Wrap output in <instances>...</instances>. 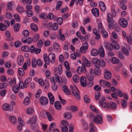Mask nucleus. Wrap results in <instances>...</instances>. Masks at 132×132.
Masks as SVG:
<instances>
[{
  "instance_id": "13d9d810",
  "label": "nucleus",
  "mask_w": 132,
  "mask_h": 132,
  "mask_svg": "<svg viewBox=\"0 0 132 132\" xmlns=\"http://www.w3.org/2000/svg\"><path fill=\"white\" fill-rule=\"evenodd\" d=\"M39 38V35L38 34H36L33 37V41L34 42L37 41Z\"/></svg>"
},
{
  "instance_id": "f704fd0d",
  "label": "nucleus",
  "mask_w": 132,
  "mask_h": 132,
  "mask_svg": "<svg viewBox=\"0 0 132 132\" xmlns=\"http://www.w3.org/2000/svg\"><path fill=\"white\" fill-rule=\"evenodd\" d=\"M79 76L77 74L74 75L73 77V81L75 82H78L79 81Z\"/></svg>"
},
{
  "instance_id": "412c9836",
  "label": "nucleus",
  "mask_w": 132,
  "mask_h": 132,
  "mask_svg": "<svg viewBox=\"0 0 132 132\" xmlns=\"http://www.w3.org/2000/svg\"><path fill=\"white\" fill-rule=\"evenodd\" d=\"M9 119L11 122L13 124H15L17 123L16 119L14 116H10L9 118Z\"/></svg>"
},
{
  "instance_id": "6ab92c4d",
  "label": "nucleus",
  "mask_w": 132,
  "mask_h": 132,
  "mask_svg": "<svg viewBox=\"0 0 132 132\" xmlns=\"http://www.w3.org/2000/svg\"><path fill=\"white\" fill-rule=\"evenodd\" d=\"M98 30L96 28H94L93 30V33L96 35L95 39H98L100 37V36Z\"/></svg>"
},
{
  "instance_id": "052dcab7",
  "label": "nucleus",
  "mask_w": 132,
  "mask_h": 132,
  "mask_svg": "<svg viewBox=\"0 0 132 132\" xmlns=\"http://www.w3.org/2000/svg\"><path fill=\"white\" fill-rule=\"evenodd\" d=\"M103 34L104 38H106L108 36V32L105 30H103L101 31Z\"/></svg>"
},
{
  "instance_id": "20e7f679",
  "label": "nucleus",
  "mask_w": 132,
  "mask_h": 132,
  "mask_svg": "<svg viewBox=\"0 0 132 132\" xmlns=\"http://www.w3.org/2000/svg\"><path fill=\"white\" fill-rule=\"evenodd\" d=\"M99 105L103 108H107L108 103H106L105 98L104 96L101 98L99 99Z\"/></svg>"
},
{
  "instance_id": "0eeeda50",
  "label": "nucleus",
  "mask_w": 132,
  "mask_h": 132,
  "mask_svg": "<svg viewBox=\"0 0 132 132\" xmlns=\"http://www.w3.org/2000/svg\"><path fill=\"white\" fill-rule=\"evenodd\" d=\"M119 22L120 26L122 28H125L128 25L127 21L123 18H120L119 19Z\"/></svg>"
},
{
  "instance_id": "72a5a7b5",
  "label": "nucleus",
  "mask_w": 132,
  "mask_h": 132,
  "mask_svg": "<svg viewBox=\"0 0 132 132\" xmlns=\"http://www.w3.org/2000/svg\"><path fill=\"white\" fill-rule=\"evenodd\" d=\"M3 109L5 111H7L9 110L10 106L7 103H5L3 104L2 106Z\"/></svg>"
},
{
  "instance_id": "c85d7f7f",
  "label": "nucleus",
  "mask_w": 132,
  "mask_h": 132,
  "mask_svg": "<svg viewBox=\"0 0 132 132\" xmlns=\"http://www.w3.org/2000/svg\"><path fill=\"white\" fill-rule=\"evenodd\" d=\"M90 129L89 132H95V131L96 129V128L94 126L92 123H90Z\"/></svg>"
},
{
  "instance_id": "e433bc0d",
  "label": "nucleus",
  "mask_w": 132,
  "mask_h": 132,
  "mask_svg": "<svg viewBox=\"0 0 132 132\" xmlns=\"http://www.w3.org/2000/svg\"><path fill=\"white\" fill-rule=\"evenodd\" d=\"M31 80V78H28L25 80L24 84L25 85V87H27L28 86Z\"/></svg>"
},
{
  "instance_id": "9d476101",
  "label": "nucleus",
  "mask_w": 132,
  "mask_h": 132,
  "mask_svg": "<svg viewBox=\"0 0 132 132\" xmlns=\"http://www.w3.org/2000/svg\"><path fill=\"white\" fill-rule=\"evenodd\" d=\"M37 120L36 117L35 116H33L30 118L28 120L27 123L31 124H35L36 123Z\"/></svg>"
},
{
  "instance_id": "3c124183",
  "label": "nucleus",
  "mask_w": 132,
  "mask_h": 132,
  "mask_svg": "<svg viewBox=\"0 0 132 132\" xmlns=\"http://www.w3.org/2000/svg\"><path fill=\"white\" fill-rule=\"evenodd\" d=\"M12 90L15 93H17L19 90V88L17 86H14L12 88Z\"/></svg>"
},
{
  "instance_id": "680f3d73",
  "label": "nucleus",
  "mask_w": 132,
  "mask_h": 132,
  "mask_svg": "<svg viewBox=\"0 0 132 132\" xmlns=\"http://www.w3.org/2000/svg\"><path fill=\"white\" fill-rule=\"evenodd\" d=\"M19 86L20 88L21 89H23L24 88H26L27 87H25V84H23V82L20 81L19 82Z\"/></svg>"
},
{
  "instance_id": "4468645a",
  "label": "nucleus",
  "mask_w": 132,
  "mask_h": 132,
  "mask_svg": "<svg viewBox=\"0 0 132 132\" xmlns=\"http://www.w3.org/2000/svg\"><path fill=\"white\" fill-rule=\"evenodd\" d=\"M54 71L56 73L59 74L60 75H61L62 71L61 65L60 64L58 66V68H55Z\"/></svg>"
},
{
  "instance_id": "bb28decb",
  "label": "nucleus",
  "mask_w": 132,
  "mask_h": 132,
  "mask_svg": "<svg viewBox=\"0 0 132 132\" xmlns=\"http://www.w3.org/2000/svg\"><path fill=\"white\" fill-rule=\"evenodd\" d=\"M66 108L68 110H70L72 112H76L77 111L78 109L75 106H68L66 107Z\"/></svg>"
},
{
  "instance_id": "bf43d9fd",
  "label": "nucleus",
  "mask_w": 132,
  "mask_h": 132,
  "mask_svg": "<svg viewBox=\"0 0 132 132\" xmlns=\"http://www.w3.org/2000/svg\"><path fill=\"white\" fill-rule=\"evenodd\" d=\"M13 17L15 18L16 20L18 21H20V17L19 15L17 14H15L13 15Z\"/></svg>"
},
{
  "instance_id": "338daca9",
  "label": "nucleus",
  "mask_w": 132,
  "mask_h": 132,
  "mask_svg": "<svg viewBox=\"0 0 132 132\" xmlns=\"http://www.w3.org/2000/svg\"><path fill=\"white\" fill-rule=\"evenodd\" d=\"M111 96L112 97L115 99H117L118 98V95L117 93L114 92L111 94Z\"/></svg>"
},
{
  "instance_id": "dca6fc26",
  "label": "nucleus",
  "mask_w": 132,
  "mask_h": 132,
  "mask_svg": "<svg viewBox=\"0 0 132 132\" xmlns=\"http://www.w3.org/2000/svg\"><path fill=\"white\" fill-rule=\"evenodd\" d=\"M48 96L51 104H53L54 101V98L52 94L51 93H48Z\"/></svg>"
},
{
  "instance_id": "774afa93",
  "label": "nucleus",
  "mask_w": 132,
  "mask_h": 132,
  "mask_svg": "<svg viewBox=\"0 0 132 132\" xmlns=\"http://www.w3.org/2000/svg\"><path fill=\"white\" fill-rule=\"evenodd\" d=\"M68 126H61V129L62 132H68Z\"/></svg>"
},
{
  "instance_id": "8fccbe9b",
  "label": "nucleus",
  "mask_w": 132,
  "mask_h": 132,
  "mask_svg": "<svg viewBox=\"0 0 132 132\" xmlns=\"http://www.w3.org/2000/svg\"><path fill=\"white\" fill-rule=\"evenodd\" d=\"M121 104L122 107L124 108L127 106V101L124 99L121 101Z\"/></svg>"
},
{
  "instance_id": "b1692460",
  "label": "nucleus",
  "mask_w": 132,
  "mask_h": 132,
  "mask_svg": "<svg viewBox=\"0 0 132 132\" xmlns=\"http://www.w3.org/2000/svg\"><path fill=\"white\" fill-rule=\"evenodd\" d=\"M54 106L57 110H60L62 108V106L60 102L58 101H56L54 103Z\"/></svg>"
},
{
  "instance_id": "423d86ee",
  "label": "nucleus",
  "mask_w": 132,
  "mask_h": 132,
  "mask_svg": "<svg viewBox=\"0 0 132 132\" xmlns=\"http://www.w3.org/2000/svg\"><path fill=\"white\" fill-rule=\"evenodd\" d=\"M104 78L107 80L110 79L112 77V75L111 72L105 69H104Z\"/></svg>"
},
{
  "instance_id": "cd10ccee",
  "label": "nucleus",
  "mask_w": 132,
  "mask_h": 132,
  "mask_svg": "<svg viewBox=\"0 0 132 132\" xmlns=\"http://www.w3.org/2000/svg\"><path fill=\"white\" fill-rule=\"evenodd\" d=\"M111 61L112 63L114 64H117L119 62V59L116 57H112L111 59Z\"/></svg>"
},
{
  "instance_id": "864d4df0",
  "label": "nucleus",
  "mask_w": 132,
  "mask_h": 132,
  "mask_svg": "<svg viewBox=\"0 0 132 132\" xmlns=\"http://www.w3.org/2000/svg\"><path fill=\"white\" fill-rule=\"evenodd\" d=\"M22 34L24 37H27L29 35V31L27 30H24L22 32Z\"/></svg>"
},
{
  "instance_id": "e2e57ef3",
  "label": "nucleus",
  "mask_w": 132,
  "mask_h": 132,
  "mask_svg": "<svg viewBox=\"0 0 132 132\" xmlns=\"http://www.w3.org/2000/svg\"><path fill=\"white\" fill-rule=\"evenodd\" d=\"M61 124L62 126H68V123L66 120H63L61 121Z\"/></svg>"
},
{
  "instance_id": "6e6552de",
  "label": "nucleus",
  "mask_w": 132,
  "mask_h": 132,
  "mask_svg": "<svg viewBox=\"0 0 132 132\" xmlns=\"http://www.w3.org/2000/svg\"><path fill=\"white\" fill-rule=\"evenodd\" d=\"M39 102L41 105H45L47 104L48 100L46 97L42 96L39 99Z\"/></svg>"
},
{
  "instance_id": "ea45409f",
  "label": "nucleus",
  "mask_w": 132,
  "mask_h": 132,
  "mask_svg": "<svg viewBox=\"0 0 132 132\" xmlns=\"http://www.w3.org/2000/svg\"><path fill=\"white\" fill-rule=\"evenodd\" d=\"M53 47L55 50L56 51H58L60 50V48L58 44L56 42L53 43Z\"/></svg>"
},
{
  "instance_id": "9b49d317",
  "label": "nucleus",
  "mask_w": 132,
  "mask_h": 132,
  "mask_svg": "<svg viewBox=\"0 0 132 132\" xmlns=\"http://www.w3.org/2000/svg\"><path fill=\"white\" fill-rule=\"evenodd\" d=\"M90 76L88 78V80L90 81L93 80L94 78L96 76L95 71L93 69H92L90 71Z\"/></svg>"
},
{
  "instance_id": "5701e85b",
  "label": "nucleus",
  "mask_w": 132,
  "mask_h": 132,
  "mask_svg": "<svg viewBox=\"0 0 132 132\" xmlns=\"http://www.w3.org/2000/svg\"><path fill=\"white\" fill-rule=\"evenodd\" d=\"M35 111L34 108L32 107H29L26 110V113L27 114L31 115Z\"/></svg>"
},
{
  "instance_id": "7c9ffc66",
  "label": "nucleus",
  "mask_w": 132,
  "mask_h": 132,
  "mask_svg": "<svg viewBox=\"0 0 132 132\" xmlns=\"http://www.w3.org/2000/svg\"><path fill=\"white\" fill-rule=\"evenodd\" d=\"M56 77H52L50 78V81L53 84L55 83L59 80V77L58 75H57V76H56Z\"/></svg>"
},
{
  "instance_id": "a19ab883",
  "label": "nucleus",
  "mask_w": 132,
  "mask_h": 132,
  "mask_svg": "<svg viewBox=\"0 0 132 132\" xmlns=\"http://www.w3.org/2000/svg\"><path fill=\"white\" fill-rule=\"evenodd\" d=\"M29 49V47L27 45H24L22 46L21 48V50L22 51L25 52H28Z\"/></svg>"
},
{
  "instance_id": "0e129e2a",
  "label": "nucleus",
  "mask_w": 132,
  "mask_h": 132,
  "mask_svg": "<svg viewBox=\"0 0 132 132\" xmlns=\"http://www.w3.org/2000/svg\"><path fill=\"white\" fill-rule=\"evenodd\" d=\"M32 65L33 68H35L37 66V62L36 63V60L35 58H33L32 60Z\"/></svg>"
},
{
  "instance_id": "7ed1b4c3",
  "label": "nucleus",
  "mask_w": 132,
  "mask_h": 132,
  "mask_svg": "<svg viewBox=\"0 0 132 132\" xmlns=\"http://www.w3.org/2000/svg\"><path fill=\"white\" fill-rule=\"evenodd\" d=\"M94 122L97 124H101L103 122L102 116L101 113L97 114L96 116L94 117Z\"/></svg>"
},
{
  "instance_id": "aec40b11",
  "label": "nucleus",
  "mask_w": 132,
  "mask_h": 132,
  "mask_svg": "<svg viewBox=\"0 0 132 132\" xmlns=\"http://www.w3.org/2000/svg\"><path fill=\"white\" fill-rule=\"evenodd\" d=\"M107 20L109 23H112L113 22V20L111 14L109 13L107 14Z\"/></svg>"
},
{
  "instance_id": "a18cd8bd",
  "label": "nucleus",
  "mask_w": 132,
  "mask_h": 132,
  "mask_svg": "<svg viewBox=\"0 0 132 132\" xmlns=\"http://www.w3.org/2000/svg\"><path fill=\"white\" fill-rule=\"evenodd\" d=\"M83 63H84L86 66L87 67H89L90 66V63L89 62L88 60L86 58H83Z\"/></svg>"
},
{
  "instance_id": "6e6d98bb",
  "label": "nucleus",
  "mask_w": 132,
  "mask_h": 132,
  "mask_svg": "<svg viewBox=\"0 0 132 132\" xmlns=\"http://www.w3.org/2000/svg\"><path fill=\"white\" fill-rule=\"evenodd\" d=\"M114 45L113 46V48L116 50H118L120 48V46L118 43L116 41H114Z\"/></svg>"
},
{
  "instance_id": "2eb2a0df",
  "label": "nucleus",
  "mask_w": 132,
  "mask_h": 132,
  "mask_svg": "<svg viewBox=\"0 0 132 132\" xmlns=\"http://www.w3.org/2000/svg\"><path fill=\"white\" fill-rule=\"evenodd\" d=\"M77 72L79 74H80L82 72H85L86 71V67L85 66H82V67L81 68L80 67H78L77 68Z\"/></svg>"
},
{
  "instance_id": "4c0bfd02",
  "label": "nucleus",
  "mask_w": 132,
  "mask_h": 132,
  "mask_svg": "<svg viewBox=\"0 0 132 132\" xmlns=\"http://www.w3.org/2000/svg\"><path fill=\"white\" fill-rule=\"evenodd\" d=\"M20 24L19 23L16 24L13 27L14 30L15 32H18L20 29Z\"/></svg>"
},
{
  "instance_id": "37998d69",
  "label": "nucleus",
  "mask_w": 132,
  "mask_h": 132,
  "mask_svg": "<svg viewBox=\"0 0 132 132\" xmlns=\"http://www.w3.org/2000/svg\"><path fill=\"white\" fill-rule=\"evenodd\" d=\"M62 89L66 94L69 95L71 94V92L70 91H68V92H66V91H67V90H69V89L67 87V86L65 85L64 86Z\"/></svg>"
},
{
  "instance_id": "1a4fd4ad",
  "label": "nucleus",
  "mask_w": 132,
  "mask_h": 132,
  "mask_svg": "<svg viewBox=\"0 0 132 132\" xmlns=\"http://www.w3.org/2000/svg\"><path fill=\"white\" fill-rule=\"evenodd\" d=\"M93 63L96 67L99 68L100 66V61L98 59L95 57L93 59Z\"/></svg>"
},
{
  "instance_id": "c03bdc74",
  "label": "nucleus",
  "mask_w": 132,
  "mask_h": 132,
  "mask_svg": "<svg viewBox=\"0 0 132 132\" xmlns=\"http://www.w3.org/2000/svg\"><path fill=\"white\" fill-rule=\"evenodd\" d=\"M18 72L19 75L21 76H23L25 74V73L23 70L21 68L19 69Z\"/></svg>"
},
{
  "instance_id": "f3484780",
  "label": "nucleus",
  "mask_w": 132,
  "mask_h": 132,
  "mask_svg": "<svg viewBox=\"0 0 132 132\" xmlns=\"http://www.w3.org/2000/svg\"><path fill=\"white\" fill-rule=\"evenodd\" d=\"M48 57L49 60L51 62L53 63L54 62L55 59V55L54 53H50L49 54Z\"/></svg>"
},
{
  "instance_id": "f8f14e48",
  "label": "nucleus",
  "mask_w": 132,
  "mask_h": 132,
  "mask_svg": "<svg viewBox=\"0 0 132 132\" xmlns=\"http://www.w3.org/2000/svg\"><path fill=\"white\" fill-rule=\"evenodd\" d=\"M107 108L109 109H115L117 108V105L114 102H111L108 103Z\"/></svg>"
},
{
  "instance_id": "f03ea898",
  "label": "nucleus",
  "mask_w": 132,
  "mask_h": 132,
  "mask_svg": "<svg viewBox=\"0 0 132 132\" xmlns=\"http://www.w3.org/2000/svg\"><path fill=\"white\" fill-rule=\"evenodd\" d=\"M70 88L73 96L76 99L78 100H79L80 99V96L79 92L77 89L76 87H75V88H74L71 85H70Z\"/></svg>"
},
{
  "instance_id": "603ef678",
  "label": "nucleus",
  "mask_w": 132,
  "mask_h": 132,
  "mask_svg": "<svg viewBox=\"0 0 132 132\" xmlns=\"http://www.w3.org/2000/svg\"><path fill=\"white\" fill-rule=\"evenodd\" d=\"M16 10L19 13H21L23 12V10L22 7L18 5L16 8Z\"/></svg>"
},
{
  "instance_id": "58836bf2",
  "label": "nucleus",
  "mask_w": 132,
  "mask_h": 132,
  "mask_svg": "<svg viewBox=\"0 0 132 132\" xmlns=\"http://www.w3.org/2000/svg\"><path fill=\"white\" fill-rule=\"evenodd\" d=\"M30 98L28 96H26L24 100L23 103L25 105H28L30 103Z\"/></svg>"
},
{
  "instance_id": "4be33fe9",
  "label": "nucleus",
  "mask_w": 132,
  "mask_h": 132,
  "mask_svg": "<svg viewBox=\"0 0 132 132\" xmlns=\"http://www.w3.org/2000/svg\"><path fill=\"white\" fill-rule=\"evenodd\" d=\"M105 48L108 50L111 51L113 49V45L110 43H105Z\"/></svg>"
},
{
  "instance_id": "09e8293b",
  "label": "nucleus",
  "mask_w": 132,
  "mask_h": 132,
  "mask_svg": "<svg viewBox=\"0 0 132 132\" xmlns=\"http://www.w3.org/2000/svg\"><path fill=\"white\" fill-rule=\"evenodd\" d=\"M14 4V3L12 1L9 2L7 4V6L8 8L10 10L12 9V7Z\"/></svg>"
},
{
  "instance_id": "5fc2aeb1",
  "label": "nucleus",
  "mask_w": 132,
  "mask_h": 132,
  "mask_svg": "<svg viewBox=\"0 0 132 132\" xmlns=\"http://www.w3.org/2000/svg\"><path fill=\"white\" fill-rule=\"evenodd\" d=\"M64 116L67 119H70L71 118L72 115L70 113L67 112L64 113Z\"/></svg>"
},
{
  "instance_id": "ddd939ff",
  "label": "nucleus",
  "mask_w": 132,
  "mask_h": 132,
  "mask_svg": "<svg viewBox=\"0 0 132 132\" xmlns=\"http://www.w3.org/2000/svg\"><path fill=\"white\" fill-rule=\"evenodd\" d=\"M80 82L81 85L83 87H85L87 85V81L85 77L82 76L80 78Z\"/></svg>"
},
{
  "instance_id": "a878e982",
  "label": "nucleus",
  "mask_w": 132,
  "mask_h": 132,
  "mask_svg": "<svg viewBox=\"0 0 132 132\" xmlns=\"http://www.w3.org/2000/svg\"><path fill=\"white\" fill-rule=\"evenodd\" d=\"M92 11L93 14L95 16L97 17L99 16V11L97 9L95 8H93L92 9Z\"/></svg>"
},
{
  "instance_id": "393cba45",
  "label": "nucleus",
  "mask_w": 132,
  "mask_h": 132,
  "mask_svg": "<svg viewBox=\"0 0 132 132\" xmlns=\"http://www.w3.org/2000/svg\"><path fill=\"white\" fill-rule=\"evenodd\" d=\"M17 61L18 64L19 65L22 64L24 62L23 57L21 55H19L17 59Z\"/></svg>"
},
{
  "instance_id": "c9c22d12",
  "label": "nucleus",
  "mask_w": 132,
  "mask_h": 132,
  "mask_svg": "<svg viewBox=\"0 0 132 132\" xmlns=\"http://www.w3.org/2000/svg\"><path fill=\"white\" fill-rule=\"evenodd\" d=\"M43 112L44 114H46L48 118V120L50 121H52L53 120V118L49 112L47 111H44Z\"/></svg>"
},
{
  "instance_id": "c756f323",
  "label": "nucleus",
  "mask_w": 132,
  "mask_h": 132,
  "mask_svg": "<svg viewBox=\"0 0 132 132\" xmlns=\"http://www.w3.org/2000/svg\"><path fill=\"white\" fill-rule=\"evenodd\" d=\"M16 83L15 80L14 79H12L11 78H9L7 79V84L8 85L11 86L13 84H15Z\"/></svg>"
},
{
  "instance_id": "39448f33",
  "label": "nucleus",
  "mask_w": 132,
  "mask_h": 132,
  "mask_svg": "<svg viewBox=\"0 0 132 132\" xmlns=\"http://www.w3.org/2000/svg\"><path fill=\"white\" fill-rule=\"evenodd\" d=\"M99 82L100 85L104 88H109L111 86V84L110 82L104 80H100Z\"/></svg>"
},
{
  "instance_id": "f257e3e1",
  "label": "nucleus",
  "mask_w": 132,
  "mask_h": 132,
  "mask_svg": "<svg viewBox=\"0 0 132 132\" xmlns=\"http://www.w3.org/2000/svg\"><path fill=\"white\" fill-rule=\"evenodd\" d=\"M99 51L96 49L94 48L92 50L90 53L92 56H96L99 53L101 57H103L105 55V52L102 46H101L99 49Z\"/></svg>"
},
{
  "instance_id": "2f4dec72",
  "label": "nucleus",
  "mask_w": 132,
  "mask_h": 132,
  "mask_svg": "<svg viewBox=\"0 0 132 132\" xmlns=\"http://www.w3.org/2000/svg\"><path fill=\"white\" fill-rule=\"evenodd\" d=\"M18 121L19 125L24 126L25 125V122L20 117H19L18 118Z\"/></svg>"
},
{
  "instance_id": "473e14b6",
  "label": "nucleus",
  "mask_w": 132,
  "mask_h": 132,
  "mask_svg": "<svg viewBox=\"0 0 132 132\" xmlns=\"http://www.w3.org/2000/svg\"><path fill=\"white\" fill-rule=\"evenodd\" d=\"M30 28L34 31L36 32L38 31V28L37 25L34 23H32L30 24Z\"/></svg>"
},
{
  "instance_id": "a211bd4d",
  "label": "nucleus",
  "mask_w": 132,
  "mask_h": 132,
  "mask_svg": "<svg viewBox=\"0 0 132 132\" xmlns=\"http://www.w3.org/2000/svg\"><path fill=\"white\" fill-rule=\"evenodd\" d=\"M99 5L102 11L103 12L105 11L106 7L104 2L102 1H99Z\"/></svg>"
},
{
  "instance_id": "79ce46f5",
  "label": "nucleus",
  "mask_w": 132,
  "mask_h": 132,
  "mask_svg": "<svg viewBox=\"0 0 132 132\" xmlns=\"http://www.w3.org/2000/svg\"><path fill=\"white\" fill-rule=\"evenodd\" d=\"M121 48L122 51L125 55L127 56L129 55V52L126 48L123 46L121 47Z\"/></svg>"
},
{
  "instance_id": "4d7b16f0",
  "label": "nucleus",
  "mask_w": 132,
  "mask_h": 132,
  "mask_svg": "<svg viewBox=\"0 0 132 132\" xmlns=\"http://www.w3.org/2000/svg\"><path fill=\"white\" fill-rule=\"evenodd\" d=\"M56 124L55 122H53L51 123L49 125V129L50 130H52L55 127Z\"/></svg>"
},
{
  "instance_id": "69168bd1",
  "label": "nucleus",
  "mask_w": 132,
  "mask_h": 132,
  "mask_svg": "<svg viewBox=\"0 0 132 132\" xmlns=\"http://www.w3.org/2000/svg\"><path fill=\"white\" fill-rule=\"evenodd\" d=\"M118 37V35L115 32H113L111 36V39H117Z\"/></svg>"
},
{
  "instance_id": "49530a36",
  "label": "nucleus",
  "mask_w": 132,
  "mask_h": 132,
  "mask_svg": "<svg viewBox=\"0 0 132 132\" xmlns=\"http://www.w3.org/2000/svg\"><path fill=\"white\" fill-rule=\"evenodd\" d=\"M127 41L130 44H132V33L130 34L129 37H127Z\"/></svg>"
},
{
  "instance_id": "de8ad7c7",
  "label": "nucleus",
  "mask_w": 132,
  "mask_h": 132,
  "mask_svg": "<svg viewBox=\"0 0 132 132\" xmlns=\"http://www.w3.org/2000/svg\"><path fill=\"white\" fill-rule=\"evenodd\" d=\"M5 16L7 19L10 20L12 18L13 15L10 13L7 12L5 14Z\"/></svg>"
}]
</instances>
